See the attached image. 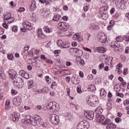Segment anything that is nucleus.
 I'll return each instance as SVG.
<instances>
[{
  "instance_id": "23",
  "label": "nucleus",
  "mask_w": 129,
  "mask_h": 129,
  "mask_svg": "<svg viewBox=\"0 0 129 129\" xmlns=\"http://www.w3.org/2000/svg\"><path fill=\"white\" fill-rule=\"evenodd\" d=\"M71 81L72 84H74V85H78V84H79V80L76 79L74 76L72 77Z\"/></svg>"
},
{
  "instance_id": "13",
  "label": "nucleus",
  "mask_w": 129,
  "mask_h": 129,
  "mask_svg": "<svg viewBox=\"0 0 129 129\" xmlns=\"http://www.w3.org/2000/svg\"><path fill=\"white\" fill-rule=\"evenodd\" d=\"M105 119H105V117L102 115H97L96 116V120L97 122H98L99 123H101V124H102L103 122H104Z\"/></svg>"
},
{
  "instance_id": "26",
  "label": "nucleus",
  "mask_w": 129,
  "mask_h": 129,
  "mask_svg": "<svg viewBox=\"0 0 129 129\" xmlns=\"http://www.w3.org/2000/svg\"><path fill=\"white\" fill-rule=\"evenodd\" d=\"M100 95L102 98H104L106 97V91H105V90L103 88L101 89L100 91Z\"/></svg>"
},
{
  "instance_id": "53",
  "label": "nucleus",
  "mask_w": 129,
  "mask_h": 129,
  "mask_svg": "<svg viewBox=\"0 0 129 129\" xmlns=\"http://www.w3.org/2000/svg\"><path fill=\"white\" fill-rule=\"evenodd\" d=\"M70 80H71V78H70V77H67L66 78V81H67L68 83H69L70 82Z\"/></svg>"
},
{
  "instance_id": "14",
  "label": "nucleus",
  "mask_w": 129,
  "mask_h": 129,
  "mask_svg": "<svg viewBox=\"0 0 129 129\" xmlns=\"http://www.w3.org/2000/svg\"><path fill=\"white\" fill-rule=\"evenodd\" d=\"M73 39L75 40V41L78 40V42L80 43H81V42L83 41V38H82V36L79 33L75 34L73 36Z\"/></svg>"
},
{
  "instance_id": "57",
  "label": "nucleus",
  "mask_w": 129,
  "mask_h": 129,
  "mask_svg": "<svg viewBox=\"0 0 129 129\" xmlns=\"http://www.w3.org/2000/svg\"><path fill=\"white\" fill-rule=\"evenodd\" d=\"M127 71H128L127 68L124 69L123 71V75H126V73H127Z\"/></svg>"
},
{
  "instance_id": "47",
  "label": "nucleus",
  "mask_w": 129,
  "mask_h": 129,
  "mask_svg": "<svg viewBox=\"0 0 129 129\" xmlns=\"http://www.w3.org/2000/svg\"><path fill=\"white\" fill-rule=\"evenodd\" d=\"M66 66H67V67H70V66H71V65H72V63L70 61H67L66 62Z\"/></svg>"
},
{
  "instance_id": "19",
  "label": "nucleus",
  "mask_w": 129,
  "mask_h": 129,
  "mask_svg": "<svg viewBox=\"0 0 129 129\" xmlns=\"http://www.w3.org/2000/svg\"><path fill=\"white\" fill-rule=\"evenodd\" d=\"M20 117V113L17 112H15L12 113V120L14 121H18L19 118Z\"/></svg>"
},
{
  "instance_id": "46",
  "label": "nucleus",
  "mask_w": 129,
  "mask_h": 129,
  "mask_svg": "<svg viewBox=\"0 0 129 129\" xmlns=\"http://www.w3.org/2000/svg\"><path fill=\"white\" fill-rule=\"evenodd\" d=\"M70 106H71V108H75V109H76V108H77L76 105L75 104H74L72 103L70 104Z\"/></svg>"
},
{
  "instance_id": "29",
  "label": "nucleus",
  "mask_w": 129,
  "mask_h": 129,
  "mask_svg": "<svg viewBox=\"0 0 129 129\" xmlns=\"http://www.w3.org/2000/svg\"><path fill=\"white\" fill-rule=\"evenodd\" d=\"M12 18V14L10 13H7L4 15V20L7 21V20H10Z\"/></svg>"
},
{
  "instance_id": "43",
  "label": "nucleus",
  "mask_w": 129,
  "mask_h": 129,
  "mask_svg": "<svg viewBox=\"0 0 129 129\" xmlns=\"http://www.w3.org/2000/svg\"><path fill=\"white\" fill-rule=\"evenodd\" d=\"M115 121H116L117 123H119L121 122V119L119 117H117L115 119Z\"/></svg>"
},
{
  "instance_id": "17",
  "label": "nucleus",
  "mask_w": 129,
  "mask_h": 129,
  "mask_svg": "<svg viewBox=\"0 0 129 129\" xmlns=\"http://www.w3.org/2000/svg\"><path fill=\"white\" fill-rule=\"evenodd\" d=\"M19 75L23 77V78H25V79H29L30 78V76H29V74L26 72L25 71H20L19 72Z\"/></svg>"
},
{
  "instance_id": "55",
  "label": "nucleus",
  "mask_w": 129,
  "mask_h": 129,
  "mask_svg": "<svg viewBox=\"0 0 129 129\" xmlns=\"http://www.w3.org/2000/svg\"><path fill=\"white\" fill-rule=\"evenodd\" d=\"M129 47L128 46H127L125 47V50H124V52L126 54H128L129 53Z\"/></svg>"
},
{
  "instance_id": "28",
  "label": "nucleus",
  "mask_w": 129,
  "mask_h": 129,
  "mask_svg": "<svg viewBox=\"0 0 129 129\" xmlns=\"http://www.w3.org/2000/svg\"><path fill=\"white\" fill-rule=\"evenodd\" d=\"M95 111L97 114H101L103 112V109L101 107H98Z\"/></svg>"
},
{
  "instance_id": "16",
  "label": "nucleus",
  "mask_w": 129,
  "mask_h": 129,
  "mask_svg": "<svg viewBox=\"0 0 129 129\" xmlns=\"http://www.w3.org/2000/svg\"><path fill=\"white\" fill-rule=\"evenodd\" d=\"M57 44L58 47H62V48H68V47H70V44L68 43L67 44H64V42L61 40H58L57 41Z\"/></svg>"
},
{
  "instance_id": "36",
  "label": "nucleus",
  "mask_w": 129,
  "mask_h": 129,
  "mask_svg": "<svg viewBox=\"0 0 129 129\" xmlns=\"http://www.w3.org/2000/svg\"><path fill=\"white\" fill-rule=\"evenodd\" d=\"M77 91L78 93L81 94L82 93V90H81V85H79L77 87Z\"/></svg>"
},
{
  "instance_id": "56",
  "label": "nucleus",
  "mask_w": 129,
  "mask_h": 129,
  "mask_svg": "<svg viewBox=\"0 0 129 129\" xmlns=\"http://www.w3.org/2000/svg\"><path fill=\"white\" fill-rule=\"evenodd\" d=\"M25 11V8H23V7H21L18 9V12H21L22 13L24 12V11Z\"/></svg>"
},
{
  "instance_id": "4",
  "label": "nucleus",
  "mask_w": 129,
  "mask_h": 129,
  "mask_svg": "<svg viewBox=\"0 0 129 129\" xmlns=\"http://www.w3.org/2000/svg\"><path fill=\"white\" fill-rule=\"evenodd\" d=\"M103 125H106V129H115L116 128V125L113 124L112 122H110V120L109 119L106 118L105 121L102 123Z\"/></svg>"
},
{
  "instance_id": "2",
  "label": "nucleus",
  "mask_w": 129,
  "mask_h": 129,
  "mask_svg": "<svg viewBox=\"0 0 129 129\" xmlns=\"http://www.w3.org/2000/svg\"><path fill=\"white\" fill-rule=\"evenodd\" d=\"M87 102L90 106L95 107L98 105V98L96 96L90 95L87 100Z\"/></svg>"
},
{
  "instance_id": "42",
  "label": "nucleus",
  "mask_w": 129,
  "mask_h": 129,
  "mask_svg": "<svg viewBox=\"0 0 129 129\" xmlns=\"http://www.w3.org/2000/svg\"><path fill=\"white\" fill-rule=\"evenodd\" d=\"M83 49L85 50L87 52H90V53H92V50H91V49L86 47H83Z\"/></svg>"
},
{
  "instance_id": "27",
  "label": "nucleus",
  "mask_w": 129,
  "mask_h": 129,
  "mask_svg": "<svg viewBox=\"0 0 129 129\" xmlns=\"http://www.w3.org/2000/svg\"><path fill=\"white\" fill-rule=\"evenodd\" d=\"M5 108V109H9V108H11V100H7L6 101Z\"/></svg>"
},
{
  "instance_id": "1",
  "label": "nucleus",
  "mask_w": 129,
  "mask_h": 129,
  "mask_svg": "<svg viewBox=\"0 0 129 129\" xmlns=\"http://www.w3.org/2000/svg\"><path fill=\"white\" fill-rule=\"evenodd\" d=\"M10 79L12 81L13 84L16 88H23L24 87V80L21 78L17 77V72L14 70H10L8 71Z\"/></svg>"
},
{
  "instance_id": "12",
  "label": "nucleus",
  "mask_w": 129,
  "mask_h": 129,
  "mask_svg": "<svg viewBox=\"0 0 129 129\" xmlns=\"http://www.w3.org/2000/svg\"><path fill=\"white\" fill-rule=\"evenodd\" d=\"M89 29L91 31H98L99 30V25L96 23H93L90 24Z\"/></svg>"
},
{
  "instance_id": "24",
  "label": "nucleus",
  "mask_w": 129,
  "mask_h": 129,
  "mask_svg": "<svg viewBox=\"0 0 129 129\" xmlns=\"http://www.w3.org/2000/svg\"><path fill=\"white\" fill-rule=\"evenodd\" d=\"M37 35L38 38H40V39H43L44 37V33H43V31H42V29H38L37 31Z\"/></svg>"
},
{
  "instance_id": "18",
  "label": "nucleus",
  "mask_w": 129,
  "mask_h": 129,
  "mask_svg": "<svg viewBox=\"0 0 129 129\" xmlns=\"http://www.w3.org/2000/svg\"><path fill=\"white\" fill-rule=\"evenodd\" d=\"M96 50L98 53H105V52H106V51H107V49H106L105 47L101 46V47H96Z\"/></svg>"
},
{
  "instance_id": "58",
  "label": "nucleus",
  "mask_w": 129,
  "mask_h": 129,
  "mask_svg": "<svg viewBox=\"0 0 129 129\" xmlns=\"http://www.w3.org/2000/svg\"><path fill=\"white\" fill-rule=\"evenodd\" d=\"M0 77H1V78H2V79H6V76L5 75V73H3V74H1L0 75Z\"/></svg>"
},
{
  "instance_id": "32",
  "label": "nucleus",
  "mask_w": 129,
  "mask_h": 129,
  "mask_svg": "<svg viewBox=\"0 0 129 129\" xmlns=\"http://www.w3.org/2000/svg\"><path fill=\"white\" fill-rule=\"evenodd\" d=\"M60 19H61V16L56 15L53 17L52 20L55 22H58V21H60Z\"/></svg>"
},
{
  "instance_id": "21",
  "label": "nucleus",
  "mask_w": 129,
  "mask_h": 129,
  "mask_svg": "<svg viewBox=\"0 0 129 129\" xmlns=\"http://www.w3.org/2000/svg\"><path fill=\"white\" fill-rule=\"evenodd\" d=\"M51 12L50 11H48L47 9H43V10L41 12V16H43V17H49V16H50Z\"/></svg>"
},
{
  "instance_id": "62",
  "label": "nucleus",
  "mask_w": 129,
  "mask_h": 129,
  "mask_svg": "<svg viewBox=\"0 0 129 129\" xmlns=\"http://www.w3.org/2000/svg\"><path fill=\"white\" fill-rule=\"evenodd\" d=\"M104 67V64H103V63H101L99 66V69L100 70L103 69Z\"/></svg>"
},
{
  "instance_id": "10",
  "label": "nucleus",
  "mask_w": 129,
  "mask_h": 129,
  "mask_svg": "<svg viewBox=\"0 0 129 129\" xmlns=\"http://www.w3.org/2000/svg\"><path fill=\"white\" fill-rule=\"evenodd\" d=\"M69 52L71 54V55H76V54L80 53L81 54V55H82V53L83 52L81 49H79L78 48H71L69 50Z\"/></svg>"
},
{
  "instance_id": "54",
  "label": "nucleus",
  "mask_w": 129,
  "mask_h": 129,
  "mask_svg": "<svg viewBox=\"0 0 129 129\" xmlns=\"http://www.w3.org/2000/svg\"><path fill=\"white\" fill-rule=\"evenodd\" d=\"M66 91L68 95L69 96H70V92H71V91H70V89H69V88H67Z\"/></svg>"
},
{
  "instance_id": "41",
  "label": "nucleus",
  "mask_w": 129,
  "mask_h": 129,
  "mask_svg": "<svg viewBox=\"0 0 129 129\" xmlns=\"http://www.w3.org/2000/svg\"><path fill=\"white\" fill-rule=\"evenodd\" d=\"M45 80L48 83H51V78H50V77H49V76H47L45 77Z\"/></svg>"
},
{
  "instance_id": "63",
  "label": "nucleus",
  "mask_w": 129,
  "mask_h": 129,
  "mask_svg": "<svg viewBox=\"0 0 129 129\" xmlns=\"http://www.w3.org/2000/svg\"><path fill=\"white\" fill-rule=\"evenodd\" d=\"M40 57L41 59H43V60H47V57H46V56L44 54H41L40 55Z\"/></svg>"
},
{
  "instance_id": "20",
  "label": "nucleus",
  "mask_w": 129,
  "mask_h": 129,
  "mask_svg": "<svg viewBox=\"0 0 129 129\" xmlns=\"http://www.w3.org/2000/svg\"><path fill=\"white\" fill-rule=\"evenodd\" d=\"M24 122L25 123H30V124H32V125H33V123H34L33 119L32 120V118L30 115L26 116Z\"/></svg>"
},
{
  "instance_id": "3",
  "label": "nucleus",
  "mask_w": 129,
  "mask_h": 129,
  "mask_svg": "<svg viewBox=\"0 0 129 129\" xmlns=\"http://www.w3.org/2000/svg\"><path fill=\"white\" fill-rule=\"evenodd\" d=\"M46 108L48 110H51L53 112H57L59 111V105L55 102H49L46 106Z\"/></svg>"
},
{
  "instance_id": "37",
  "label": "nucleus",
  "mask_w": 129,
  "mask_h": 129,
  "mask_svg": "<svg viewBox=\"0 0 129 129\" xmlns=\"http://www.w3.org/2000/svg\"><path fill=\"white\" fill-rule=\"evenodd\" d=\"M64 116L67 119H69L70 120L71 119L72 115L70 113H67L65 114Z\"/></svg>"
},
{
  "instance_id": "7",
  "label": "nucleus",
  "mask_w": 129,
  "mask_h": 129,
  "mask_svg": "<svg viewBox=\"0 0 129 129\" xmlns=\"http://www.w3.org/2000/svg\"><path fill=\"white\" fill-rule=\"evenodd\" d=\"M89 123L87 121L83 120L80 122L77 126V129H88Z\"/></svg>"
},
{
  "instance_id": "64",
  "label": "nucleus",
  "mask_w": 129,
  "mask_h": 129,
  "mask_svg": "<svg viewBox=\"0 0 129 129\" xmlns=\"http://www.w3.org/2000/svg\"><path fill=\"white\" fill-rule=\"evenodd\" d=\"M33 91H34V92H37V93H40V92H41V90L40 91L39 89H36V88L33 89Z\"/></svg>"
},
{
  "instance_id": "61",
  "label": "nucleus",
  "mask_w": 129,
  "mask_h": 129,
  "mask_svg": "<svg viewBox=\"0 0 129 129\" xmlns=\"http://www.w3.org/2000/svg\"><path fill=\"white\" fill-rule=\"evenodd\" d=\"M3 26L4 28H5V29H9V25H8L7 23H3Z\"/></svg>"
},
{
  "instance_id": "25",
  "label": "nucleus",
  "mask_w": 129,
  "mask_h": 129,
  "mask_svg": "<svg viewBox=\"0 0 129 129\" xmlns=\"http://www.w3.org/2000/svg\"><path fill=\"white\" fill-rule=\"evenodd\" d=\"M43 30L46 32V33H52L53 32V30L52 28L49 27L48 26H45L43 27Z\"/></svg>"
},
{
  "instance_id": "44",
  "label": "nucleus",
  "mask_w": 129,
  "mask_h": 129,
  "mask_svg": "<svg viewBox=\"0 0 129 129\" xmlns=\"http://www.w3.org/2000/svg\"><path fill=\"white\" fill-rule=\"evenodd\" d=\"M88 80H92L93 79V75L90 74L87 77Z\"/></svg>"
},
{
  "instance_id": "60",
  "label": "nucleus",
  "mask_w": 129,
  "mask_h": 129,
  "mask_svg": "<svg viewBox=\"0 0 129 129\" xmlns=\"http://www.w3.org/2000/svg\"><path fill=\"white\" fill-rule=\"evenodd\" d=\"M124 105H128L129 104V100H126L123 102Z\"/></svg>"
},
{
  "instance_id": "35",
  "label": "nucleus",
  "mask_w": 129,
  "mask_h": 129,
  "mask_svg": "<svg viewBox=\"0 0 129 129\" xmlns=\"http://www.w3.org/2000/svg\"><path fill=\"white\" fill-rule=\"evenodd\" d=\"M116 40L117 42H122L124 40V38H123V37L119 36L116 37Z\"/></svg>"
},
{
  "instance_id": "48",
  "label": "nucleus",
  "mask_w": 129,
  "mask_h": 129,
  "mask_svg": "<svg viewBox=\"0 0 129 129\" xmlns=\"http://www.w3.org/2000/svg\"><path fill=\"white\" fill-rule=\"evenodd\" d=\"M11 93H12V94H13V95H16V94H17V93H18V92H17V91H16V90L12 89L11 90Z\"/></svg>"
},
{
  "instance_id": "8",
  "label": "nucleus",
  "mask_w": 129,
  "mask_h": 129,
  "mask_svg": "<svg viewBox=\"0 0 129 129\" xmlns=\"http://www.w3.org/2000/svg\"><path fill=\"white\" fill-rule=\"evenodd\" d=\"M49 117L51 123H53V124H58V123H59V116L55 114H52L50 115Z\"/></svg>"
},
{
  "instance_id": "5",
  "label": "nucleus",
  "mask_w": 129,
  "mask_h": 129,
  "mask_svg": "<svg viewBox=\"0 0 129 129\" xmlns=\"http://www.w3.org/2000/svg\"><path fill=\"white\" fill-rule=\"evenodd\" d=\"M36 124H42V126L44 127L47 126V125L43 124L41 117L38 115H35L34 116V118H33V123H32V125H36Z\"/></svg>"
},
{
  "instance_id": "39",
  "label": "nucleus",
  "mask_w": 129,
  "mask_h": 129,
  "mask_svg": "<svg viewBox=\"0 0 129 129\" xmlns=\"http://www.w3.org/2000/svg\"><path fill=\"white\" fill-rule=\"evenodd\" d=\"M39 3L41 4H45V5H49V1L47 0H39Z\"/></svg>"
},
{
  "instance_id": "59",
  "label": "nucleus",
  "mask_w": 129,
  "mask_h": 129,
  "mask_svg": "<svg viewBox=\"0 0 129 129\" xmlns=\"http://www.w3.org/2000/svg\"><path fill=\"white\" fill-rule=\"evenodd\" d=\"M4 33H5V30L3 28H0V35L4 34Z\"/></svg>"
},
{
  "instance_id": "31",
  "label": "nucleus",
  "mask_w": 129,
  "mask_h": 129,
  "mask_svg": "<svg viewBox=\"0 0 129 129\" xmlns=\"http://www.w3.org/2000/svg\"><path fill=\"white\" fill-rule=\"evenodd\" d=\"M88 89L90 91H95L96 90V88L95 87V86H94V85L92 84L89 86Z\"/></svg>"
},
{
  "instance_id": "52",
  "label": "nucleus",
  "mask_w": 129,
  "mask_h": 129,
  "mask_svg": "<svg viewBox=\"0 0 129 129\" xmlns=\"http://www.w3.org/2000/svg\"><path fill=\"white\" fill-rule=\"evenodd\" d=\"M109 1V0H101V3H102V4H105V5H107Z\"/></svg>"
},
{
  "instance_id": "30",
  "label": "nucleus",
  "mask_w": 129,
  "mask_h": 129,
  "mask_svg": "<svg viewBox=\"0 0 129 129\" xmlns=\"http://www.w3.org/2000/svg\"><path fill=\"white\" fill-rule=\"evenodd\" d=\"M107 37L105 34H103L102 36H100V41L102 43H105L107 40Z\"/></svg>"
},
{
  "instance_id": "38",
  "label": "nucleus",
  "mask_w": 129,
  "mask_h": 129,
  "mask_svg": "<svg viewBox=\"0 0 129 129\" xmlns=\"http://www.w3.org/2000/svg\"><path fill=\"white\" fill-rule=\"evenodd\" d=\"M41 92H43V93H46V92H48L49 89L47 87H44L42 90H40Z\"/></svg>"
},
{
  "instance_id": "40",
  "label": "nucleus",
  "mask_w": 129,
  "mask_h": 129,
  "mask_svg": "<svg viewBox=\"0 0 129 129\" xmlns=\"http://www.w3.org/2000/svg\"><path fill=\"white\" fill-rule=\"evenodd\" d=\"M8 58L9 60H13L14 59V55L12 53H9L8 54Z\"/></svg>"
},
{
  "instance_id": "34",
  "label": "nucleus",
  "mask_w": 129,
  "mask_h": 129,
  "mask_svg": "<svg viewBox=\"0 0 129 129\" xmlns=\"http://www.w3.org/2000/svg\"><path fill=\"white\" fill-rule=\"evenodd\" d=\"M101 18L103 19V20H107V19H108V14L103 13L101 15Z\"/></svg>"
},
{
  "instance_id": "50",
  "label": "nucleus",
  "mask_w": 129,
  "mask_h": 129,
  "mask_svg": "<svg viewBox=\"0 0 129 129\" xmlns=\"http://www.w3.org/2000/svg\"><path fill=\"white\" fill-rule=\"evenodd\" d=\"M79 76L81 78H83V77H84V74L83 73V72L80 71L79 72Z\"/></svg>"
},
{
  "instance_id": "11",
  "label": "nucleus",
  "mask_w": 129,
  "mask_h": 129,
  "mask_svg": "<svg viewBox=\"0 0 129 129\" xmlns=\"http://www.w3.org/2000/svg\"><path fill=\"white\" fill-rule=\"evenodd\" d=\"M84 114L85 116H86L88 119H90V120H92L94 117V112H93V111H87L85 112Z\"/></svg>"
},
{
  "instance_id": "51",
  "label": "nucleus",
  "mask_w": 129,
  "mask_h": 129,
  "mask_svg": "<svg viewBox=\"0 0 129 129\" xmlns=\"http://www.w3.org/2000/svg\"><path fill=\"white\" fill-rule=\"evenodd\" d=\"M80 63L82 65V66H84V65H85V61L83 59H80Z\"/></svg>"
},
{
  "instance_id": "6",
  "label": "nucleus",
  "mask_w": 129,
  "mask_h": 129,
  "mask_svg": "<svg viewBox=\"0 0 129 129\" xmlns=\"http://www.w3.org/2000/svg\"><path fill=\"white\" fill-rule=\"evenodd\" d=\"M23 26L24 28H21V31L23 32H26V30L30 31V30L33 29V26H32V24H31V22L28 21H24L23 23Z\"/></svg>"
},
{
  "instance_id": "49",
  "label": "nucleus",
  "mask_w": 129,
  "mask_h": 129,
  "mask_svg": "<svg viewBox=\"0 0 129 129\" xmlns=\"http://www.w3.org/2000/svg\"><path fill=\"white\" fill-rule=\"evenodd\" d=\"M78 44H77V42L76 41H73L72 42V46L73 47H76L77 46Z\"/></svg>"
},
{
  "instance_id": "22",
  "label": "nucleus",
  "mask_w": 129,
  "mask_h": 129,
  "mask_svg": "<svg viewBox=\"0 0 129 129\" xmlns=\"http://www.w3.org/2000/svg\"><path fill=\"white\" fill-rule=\"evenodd\" d=\"M110 46L111 48H114L116 50V51L118 50V48H119L120 45L119 44H117V42L115 41H113L111 44Z\"/></svg>"
},
{
  "instance_id": "45",
  "label": "nucleus",
  "mask_w": 129,
  "mask_h": 129,
  "mask_svg": "<svg viewBox=\"0 0 129 129\" xmlns=\"http://www.w3.org/2000/svg\"><path fill=\"white\" fill-rule=\"evenodd\" d=\"M13 32H18V27L16 26H14L12 28Z\"/></svg>"
},
{
  "instance_id": "15",
  "label": "nucleus",
  "mask_w": 129,
  "mask_h": 129,
  "mask_svg": "<svg viewBox=\"0 0 129 129\" xmlns=\"http://www.w3.org/2000/svg\"><path fill=\"white\" fill-rule=\"evenodd\" d=\"M21 102L22 100L20 97H17L13 99V103L14 105H15V106H19V105H21Z\"/></svg>"
},
{
  "instance_id": "33",
  "label": "nucleus",
  "mask_w": 129,
  "mask_h": 129,
  "mask_svg": "<svg viewBox=\"0 0 129 129\" xmlns=\"http://www.w3.org/2000/svg\"><path fill=\"white\" fill-rule=\"evenodd\" d=\"M31 11H35L37 9V6L36 5V2H33L30 7Z\"/></svg>"
},
{
  "instance_id": "9",
  "label": "nucleus",
  "mask_w": 129,
  "mask_h": 129,
  "mask_svg": "<svg viewBox=\"0 0 129 129\" xmlns=\"http://www.w3.org/2000/svg\"><path fill=\"white\" fill-rule=\"evenodd\" d=\"M58 27L59 30H61V31L65 32L69 29V24L65 22H60L58 23Z\"/></svg>"
}]
</instances>
